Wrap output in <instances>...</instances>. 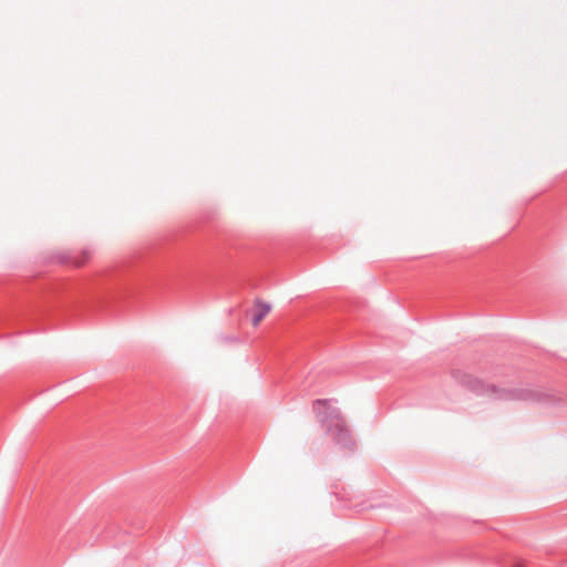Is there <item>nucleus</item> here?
<instances>
[{
	"label": "nucleus",
	"mask_w": 567,
	"mask_h": 567,
	"mask_svg": "<svg viewBox=\"0 0 567 567\" xmlns=\"http://www.w3.org/2000/svg\"><path fill=\"white\" fill-rule=\"evenodd\" d=\"M270 310H271L270 305L261 302V301L256 302L255 308H254V316H252V320H251L252 326L257 327L265 319V317L270 312Z\"/></svg>",
	"instance_id": "1"
},
{
	"label": "nucleus",
	"mask_w": 567,
	"mask_h": 567,
	"mask_svg": "<svg viewBox=\"0 0 567 567\" xmlns=\"http://www.w3.org/2000/svg\"><path fill=\"white\" fill-rule=\"evenodd\" d=\"M313 408L316 410H320L321 408H326L327 410L330 411L331 414H333L337 419L339 417V414L337 413V411L334 409L331 408V404L329 403V401H324V400H318L313 403Z\"/></svg>",
	"instance_id": "2"
}]
</instances>
